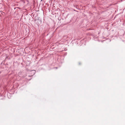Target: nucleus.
<instances>
[{"instance_id":"nucleus-1","label":"nucleus","mask_w":125,"mask_h":125,"mask_svg":"<svg viewBox=\"0 0 125 125\" xmlns=\"http://www.w3.org/2000/svg\"><path fill=\"white\" fill-rule=\"evenodd\" d=\"M32 72H33V73H34V74L35 73V71L34 70H32Z\"/></svg>"},{"instance_id":"nucleus-2","label":"nucleus","mask_w":125,"mask_h":125,"mask_svg":"<svg viewBox=\"0 0 125 125\" xmlns=\"http://www.w3.org/2000/svg\"><path fill=\"white\" fill-rule=\"evenodd\" d=\"M81 63H80V62H79V65H81Z\"/></svg>"},{"instance_id":"nucleus-3","label":"nucleus","mask_w":125,"mask_h":125,"mask_svg":"<svg viewBox=\"0 0 125 125\" xmlns=\"http://www.w3.org/2000/svg\"><path fill=\"white\" fill-rule=\"evenodd\" d=\"M52 14H53V15H54V13H53V12H52Z\"/></svg>"},{"instance_id":"nucleus-4","label":"nucleus","mask_w":125,"mask_h":125,"mask_svg":"<svg viewBox=\"0 0 125 125\" xmlns=\"http://www.w3.org/2000/svg\"><path fill=\"white\" fill-rule=\"evenodd\" d=\"M41 1H42V0H41Z\"/></svg>"},{"instance_id":"nucleus-5","label":"nucleus","mask_w":125,"mask_h":125,"mask_svg":"<svg viewBox=\"0 0 125 125\" xmlns=\"http://www.w3.org/2000/svg\"><path fill=\"white\" fill-rule=\"evenodd\" d=\"M56 69H57V67H56Z\"/></svg>"}]
</instances>
